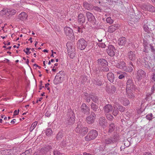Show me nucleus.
<instances>
[{
    "label": "nucleus",
    "instance_id": "1",
    "mask_svg": "<svg viewBox=\"0 0 155 155\" xmlns=\"http://www.w3.org/2000/svg\"><path fill=\"white\" fill-rule=\"evenodd\" d=\"M77 127L75 129V131L82 135L86 134L88 131V128L87 127L84 126L81 122L78 121L77 122Z\"/></svg>",
    "mask_w": 155,
    "mask_h": 155
},
{
    "label": "nucleus",
    "instance_id": "2",
    "mask_svg": "<svg viewBox=\"0 0 155 155\" xmlns=\"http://www.w3.org/2000/svg\"><path fill=\"white\" fill-rule=\"evenodd\" d=\"M120 136L117 133H114L113 137H110L105 139L104 143L106 145L111 144L117 142L119 140Z\"/></svg>",
    "mask_w": 155,
    "mask_h": 155
},
{
    "label": "nucleus",
    "instance_id": "3",
    "mask_svg": "<svg viewBox=\"0 0 155 155\" xmlns=\"http://www.w3.org/2000/svg\"><path fill=\"white\" fill-rule=\"evenodd\" d=\"M75 117L73 111L70 110L67 114L66 123L69 125L71 124L74 122Z\"/></svg>",
    "mask_w": 155,
    "mask_h": 155
},
{
    "label": "nucleus",
    "instance_id": "4",
    "mask_svg": "<svg viewBox=\"0 0 155 155\" xmlns=\"http://www.w3.org/2000/svg\"><path fill=\"white\" fill-rule=\"evenodd\" d=\"M98 134L96 130H91L85 137V139L87 141L94 140L97 137Z\"/></svg>",
    "mask_w": 155,
    "mask_h": 155
},
{
    "label": "nucleus",
    "instance_id": "5",
    "mask_svg": "<svg viewBox=\"0 0 155 155\" xmlns=\"http://www.w3.org/2000/svg\"><path fill=\"white\" fill-rule=\"evenodd\" d=\"M95 73V77L96 78L91 80L92 84H93L94 85L100 86L102 84V81L101 80H99L97 78L100 75L101 72L100 71L96 70Z\"/></svg>",
    "mask_w": 155,
    "mask_h": 155
},
{
    "label": "nucleus",
    "instance_id": "6",
    "mask_svg": "<svg viewBox=\"0 0 155 155\" xmlns=\"http://www.w3.org/2000/svg\"><path fill=\"white\" fill-rule=\"evenodd\" d=\"M65 34L68 37V38L71 40L74 39L75 37L73 30L69 27H65L64 28Z\"/></svg>",
    "mask_w": 155,
    "mask_h": 155
},
{
    "label": "nucleus",
    "instance_id": "7",
    "mask_svg": "<svg viewBox=\"0 0 155 155\" xmlns=\"http://www.w3.org/2000/svg\"><path fill=\"white\" fill-rule=\"evenodd\" d=\"M86 16L88 21L90 22L93 25H97L95 18L92 14L89 12H87Z\"/></svg>",
    "mask_w": 155,
    "mask_h": 155
},
{
    "label": "nucleus",
    "instance_id": "8",
    "mask_svg": "<svg viewBox=\"0 0 155 155\" xmlns=\"http://www.w3.org/2000/svg\"><path fill=\"white\" fill-rule=\"evenodd\" d=\"M141 13H139L137 15H130L128 16L129 20L131 22V23H135L138 22L140 18Z\"/></svg>",
    "mask_w": 155,
    "mask_h": 155
},
{
    "label": "nucleus",
    "instance_id": "9",
    "mask_svg": "<svg viewBox=\"0 0 155 155\" xmlns=\"http://www.w3.org/2000/svg\"><path fill=\"white\" fill-rule=\"evenodd\" d=\"M96 115L95 113L93 112H91V114L87 116L86 118V121L88 124H92L93 123L96 119Z\"/></svg>",
    "mask_w": 155,
    "mask_h": 155
},
{
    "label": "nucleus",
    "instance_id": "10",
    "mask_svg": "<svg viewBox=\"0 0 155 155\" xmlns=\"http://www.w3.org/2000/svg\"><path fill=\"white\" fill-rule=\"evenodd\" d=\"M87 43L83 38L80 39L77 42V46L78 48H85Z\"/></svg>",
    "mask_w": 155,
    "mask_h": 155
},
{
    "label": "nucleus",
    "instance_id": "11",
    "mask_svg": "<svg viewBox=\"0 0 155 155\" xmlns=\"http://www.w3.org/2000/svg\"><path fill=\"white\" fill-rule=\"evenodd\" d=\"M146 73L142 69L139 70L137 73L136 78L137 80H140L146 76Z\"/></svg>",
    "mask_w": 155,
    "mask_h": 155
},
{
    "label": "nucleus",
    "instance_id": "12",
    "mask_svg": "<svg viewBox=\"0 0 155 155\" xmlns=\"http://www.w3.org/2000/svg\"><path fill=\"white\" fill-rule=\"evenodd\" d=\"M126 84V89L134 90L135 89V86L132 79L129 78L127 80Z\"/></svg>",
    "mask_w": 155,
    "mask_h": 155
},
{
    "label": "nucleus",
    "instance_id": "13",
    "mask_svg": "<svg viewBox=\"0 0 155 155\" xmlns=\"http://www.w3.org/2000/svg\"><path fill=\"white\" fill-rule=\"evenodd\" d=\"M81 110V112L84 114L87 115L90 113V108L85 104L83 103L82 104Z\"/></svg>",
    "mask_w": 155,
    "mask_h": 155
},
{
    "label": "nucleus",
    "instance_id": "14",
    "mask_svg": "<svg viewBox=\"0 0 155 155\" xmlns=\"http://www.w3.org/2000/svg\"><path fill=\"white\" fill-rule=\"evenodd\" d=\"M142 7L145 10L151 12H155V7L150 4L143 5Z\"/></svg>",
    "mask_w": 155,
    "mask_h": 155
},
{
    "label": "nucleus",
    "instance_id": "15",
    "mask_svg": "<svg viewBox=\"0 0 155 155\" xmlns=\"http://www.w3.org/2000/svg\"><path fill=\"white\" fill-rule=\"evenodd\" d=\"M97 64L98 67L101 68V67H104L105 66H107L108 63L105 59L100 58L98 60Z\"/></svg>",
    "mask_w": 155,
    "mask_h": 155
},
{
    "label": "nucleus",
    "instance_id": "16",
    "mask_svg": "<svg viewBox=\"0 0 155 155\" xmlns=\"http://www.w3.org/2000/svg\"><path fill=\"white\" fill-rule=\"evenodd\" d=\"M61 72H59L57 75L55 77L54 80V83L55 84H57L61 83L63 81V78L59 75Z\"/></svg>",
    "mask_w": 155,
    "mask_h": 155
},
{
    "label": "nucleus",
    "instance_id": "17",
    "mask_svg": "<svg viewBox=\"0 0 155 155\" xmlns=\"http://www.w3.org/2000/svg\"><path fill=\"white\" fill-rule=\"evenodd\" d=\"M152 33L151 31L146 32L144 34V38L143 40H147L148 41L152 40Z\"/></svg>",
    "mask_w": 155,
    "mask_h": 155
},
{
    "label": "nucleus",
    "instance_id": "18",
    "mask_svg": "<svg viewBox=\"0 0 155 155\" xmlns=\"http://www.w3.org/2000/svg\"><path fill=\"white\" fill-rule=\"evenodd\" d=\"M113 110V107L110 104H108L104 107V111L105 114L110 113Z\"/></svg>",
    "mask_w": 155,
    "mask_h": 155
},
{
    "label": "nucleus",
    "instance_id": "19",
    "mask_svg": "<svg viewBox=\"0 0 155 155\" xmlns=\"http://www.w3.org/2000/svg\"><path fill=\"white\" fill-rule=\"evenodd\" d=\"M116 66L118 68L124 71L126 66L125 62L124 61H121L117 63L116 64Z\"/></svg>",
    "mask_w": 155,
    "mask_h": 155
},
{
    "label": "nucleus",
    "instance_id": "20",
    "mask_svg": "<svg viewBox=\"0 0 155 155\" xmlns=\"http://www.w3.org/2000/svg\"><path fill=\"white\" fill-rule=\"evenodd\" d=\"M136 52L135 51H130L128 53L127 56L130 60L134 61L136 58Z\"/></svg>",
    "mask_w": 155,
    "mask_h": 155
},
{
    "label": "nucleus",
    "instance_id": "21",
    "mask_svg": "<svg viewBox=\"0 0 155 155\" xmlns=\"http://www.w3.org/2000/svg\"><path fill=\"white\" fill-rule=\"evenodd\" d=\"M91 108L96 113H98L101 111V109H100L99 107L98 106L93 103H92L91 105Z\"/></svg>",
    "mask_w": 155,
    "mask_h": 155
},
{
    "label": "nucleus",
    "instance_id": "22",
    "mask_svg": "<svg viewBox=\"0 0 155 155\" xmlns=\"http://www.w3.org/2000/svg\"><path fill=\"white\" fill-rule=\"evenodd\" d=\"M118 28V25L117 24L112 25L109 27L108 31L110 33H112L115 31Z\"/></svg>",
    "mask_w": 155,
    "mask_h": 155
},
{
    "label": "nucleus",
    "instance_id": "23",
    "mask_svg": "<svg viewBox=\"0 0 155 155\" xmlns=\"http://www.w3.org/2000/svg\"><path fill=\"white\" fill-rule=\"evenodd\" d=\"M85 21V17L84 14L82 13L78 15V21L80 24L84 23Z\"/></svg>",
    "mask_w": 155,
    "mask_h": 155
},
{
    "label": "nucleus",
    "instance_id": "24",
    "mask_svg": "<svg viewBox=\"0 0 155 155\" xmlns=\"http://www.w3.org/2000/svg\"><path fill=\"white\" fill-rule=\"evenodd\" d=\"M106 123V120L105 118L104 117H100L99 120V124L103 127H105V124Z\"/></svg>",
    "mask_w": 155,
    "mask_h": 155
},
{
    "label": "nucleus",
    "instance_id": "25",
    "mask_svg": "<svg viewBox=\"0 0 155 155\" xmlns=\"http://www.w3.org/2000/svg\"><path fill=\"white\" fill-rule=\"evenodd\" d=\"M83 5L85 8L88 10H90L93 9V5L87 2H84Z\"/></svg>",
    "mask_w": 155,
    "mask_h": 155
},
{
    "label": "nucleus",
    "instance_id": "26",
    "mask_svg": "<svg viewBox=\"0 0 155 155\" xmlns=\"http://www.w3.org/2000/svg\"><path fill=\"white\" fill-rule=\"evenodd\" d=\"M126 38L123 37H122L120 38L118 40V43L120 45H124L126 43Z\"/></svg>",
    "mask_w": 155,
    "mask_h": 155
},
{
    "label": "nucleus",
    "instance_id": "27",
    "mask_svg": "<svg viewBox=\"0 0 155 155\" xmlns=\"http://www.w3.org/2000/svg\"><path fill=\"white\" fill-rule=\"evenodd\" d=\"M68 54L70 57L73 58L75 56V49H68L67 50Z\"/></svg>",
    "mask_w": 155,
    "mask_h": 155
},
{
    "label": "nucleus",
    "instance_id": "28",
    "mask_svg": "<svg viewBox=\"0 0 155 155\" xmlns=\"http://www.w3.org/2000/svg\"><path fill=\"white\" fill-rule=\"evenodd\" d=\"M143 40V46L144 48H153V46L151 44H149L147 40Z\"/></svg>",
    "mask_w": 155,
    "mask_h": 155
},
{
    "label": "nucleus",
    "instance_id": "29",
    "mask_svg": "<svg viewBox=\"0 0 155 155\" xmlns=\"http://www.w3.org/2000/svg\"><path fill=\"white\" fill-rule=\"evenodd\" d=\"M133 90L126 89V95L129 98H133L134 97V95L132 92Z\"/></svg>",
    "mask_w": 155,
    "mask_h": 155
},
{
    "label": "nucleus",
    "instance_id": "30",
    "mask_svg": "<svg viewBox=\"0 0 155 155\" xmlns=\"http://www.w3.org/2000/svg\"><path fill=\"white\" fill-rule=\"evenodd\" d=\"M108 79L111 82H113L114 78V75L112 73H108L107 75Z\"/></svg>",
    "mask_w": 155,
    "mask_h": 155
},
{
    "label": "nucleus",
    "instance_id": "31",
    "mask_svg": "<svg viewBox=\"0 0 155 155\" xmlns=\"http://www.w3.org/2000/svg\"><path fill=\"white\" fill-rule=\"evenodd\" d=\"M28 15L25 12H22L19 14L18 15V18L21 20L25 19L27 18Z\"/></svg>",
    "mask_w": 155,
    "mask_h": 155
},
{
    "label": "nucleus",
    "instance_id": "32",
    "mask_svg": "<svg viewBox=\"0 0 155 155\" xmlns=\"http://www.w3.org/2000/svg\"><path fill=\"white\" fill-rule=\"evenodd\" d=\"M130 66H128L127 67L126 66V68L125 69L124 71L129 72H130L132 71L133 70V67H134L133 64L131 62H130Z\"/></svg>",
    "mask_w": 155,
    "mask_h": 155
},
{
    "label": "nucleus",
    "instance_id": "33",
    "mask_svg": "<svg viewBox=\"0 0 155 155\" xmlns=\"http://www.w3.org/2000/svg\"><path fill=\"white\" fill-rule=\"evenodd\" d=\"M52 148V147L51 145L46 146L41 149V152H44V153H46L48 151L51 150Z\"/></svg>",
    "mask_w": 155,
    "mask_h": 155
},
{
    "label": "nucleus",
    "instance_id": "34",
    "mask_svg": "<svg viewBox=\"0 0 155 155\" xmlns=\"http://www.w3.org/2000/svg\"><path fill=\"white\" fill-rule=\"evenodd\" d=\"M115 126L114 124L112 123L110 124L109 127L108 133L109 134H111L115 129Z\"/></svg>",
    "mask_w": 155,
    "mask_h": 155
},
{
    "label": "nucleus",
    "instance_id": "35",
    "mask_svg": "<svg viewBox=\"0 0 155 155\" xmlns=\"http://www.w3.org/2000/svg\"><path fill=\"white\" fill-rule=\"evenodd\" d=\"M144 24L143 26V29L145 32H149L151 31L150 30H149L148 29V28H149L148 27V25H147V20H145L144 21Z\"/></svg>",
    "mask_w": 155,
    "mask_h": 155
},
{
    "label": "nucleus",
    "instance_id": "36",
    "mask_svg": "<svg viewBox=\"0 0 155 155\" xmlns=\"http://www.w3.org/2000/svg\"><path fill=\"white\" fill-rule=\"evenodd\" d=\"M91 98L92 100L96 103L98 102V98L95 95L92 94L90 95Z\"/></svg>",
    "mask_w": 155,
    "mask_h": 155
},
{
    "label": "nucleus",
    "instance_id": "37",
    "mask_svg": "<svg viewBox=\"0 0 155 155\" xmlns=\"http://www.w3.org/2000/svg\"><path fill=\"white\" fill-rule=\"evenodd\" d=\"M113 49H107V52L108 54L111 57H113L115 55V52Z\"/></svg>",
    "mask_w": 155,
    "mask_h": 155
},
{
    "label": "nucleus",
    "instance_id": "38",
    "mask_svg": "<svg viewBox=\"0 0 155 155\" xmlns=\"http://www.w3.org/2000/svg\"><path fill=\"white\" fill-rule=\"evenodd\" d=\"M147 24L148 27L149 28V29L151 31L154 30L155 28V26L151 23L149 22L147 20Z\"/></svg>",
    "mask_w": 155,
    "mask_h": 155
},
{
    "label": "nucleus",
    "instance_id": "39",
    "mask_svg": "<svg viewBox=\"0 0 155 155\" xmlns=\"http://www.w3.org/2000/svg\"><path fill=\"white\" fill-rule=\"evenodd\" d=\"M46 134L48 136H51L53 134V131L51 128L47 129L46 130Z\"/></svg>",
    "mask_w": 155,
    "mask_h": 155
},
{
    "label": "nucleus",
    "instance_id": "40",
    "mask_svg": "<svg viewBox=\"0 0 155 155\" xmlns=\"http://www.w3.org/2000/svg\"><path fill=\"white\" fill-rule=\"evenodd\" d=\"M16 11L14 9H8V16L10 15H14L16 12Z\"/></svg>",
    "mask_w": 155,
    "mask_h": 155
},
{
    "label": "nucleus",
    "instance_id": "41",
    "mask_svg": "<svg viewBox=\"0 0 155 155\" xmlns=\"http://www.w3.org/2000/svg\"><path fill=\"white\" fill-rule=\"evenodd\" d=\"M113 110L112 113V114L113 115L115 116L117 115L118 114V109L117 107H114V108H113Z\"/></svg>",
    "mask_w": 155,
    "mask_h": 155
},
{
    "label": "nucleus",
    "instance_id": "42",
    "mask_svg": "<svg viewBox=\"0 0 155 155\" xmlns=\"http://www.w3.org/2000/svg\"><path fill=\"white\" fill-rule=\"evenodd\" d=\"M66 45L67 48H74V44L73 43L71 42H68Z\"/></svg>",
    "mask_w": 155,
    "mask_h": 155
},
{
    "label": "nucleus",
    "instance_id": "43",
    "mask_svg": "<svg viewBox=\"0 0 155 155\" xmlns=\"http://www.w3.org/2000/svg\"><path fill=\"white\" fill-rule=\"evenodd\" d=\"M127 74L126 73L123 72L121 74L119 75L118 78L119 79H122L124 78L125 77H127Z\"/></svg>",
    "mask_w": 155,
    "mask_h": 155
},
{
    "label": "nucleus",
    "instance_id": "44",
    "mask_svg": "<svg viewBox=\"0 0 155 155\" xmlns=\"http://www.w3.org/2000/svg\"><path fill=\"white\" fill-rule=\"evenodd\" d=\"M38 124V122L37 121H35L34 122L31 126L30 127V131L31 132L34 129L35 127L36 126H37Z\"/></svg>",
    "mask_w": 155,
    "mask_h": 155
},
{
    "label": "nucleus",
    "instance_id": "45",
    "mask_svg": "<svg viewBox=\"0 0 155 155\" xmlns=\"http://www.w3.org/2000/svg\"><path fill=\"white\" fill-rule=\"evenodd\" d=\"M63 134L61 132H58L56 136V139L58 140H60L63 136Z\"/></svg>",
    "mask_w": 155,
    "mask_h": 155
},
{
    "label": "nucleus",
    "instance_id": "46",
    "mask_svg": "<svg viewBox=\"0 0 155 155\" xmlns=\"http://www.w3.org/2000/svg\"><path fill=\"white\" fill-rule=\"evenodd\" d=\"M1 14L2 15H6L8 16V9H5L2 10L1 12Z\"/></svg>",
    "mask_w": 155,
    "mask_h": 155
},
{
    "label": "nucleus",
    "instance_id": "47",
    "mask_svg": "<svg viewBox=\"0 0 155 155\" xmlns=\"http://www.w3.org/2000/svg\"><path fill=\"white\" fill-rule=\"evenodd\" d=\"M118 107L117 108L120 112H123L125 110V108L124 107L120 105H118Z\"/></svg>",
    "mask_w": 155,
    "mask_h": 155
},
{
    "label": "nucleus",
    "instance_id": "48",
    "mask_svg": "<svg viewBox=\"0 0 155 155\" xmlns=\"http://www.w3.org/2000/svg\"><path fill=\"white\" fill-rule=\"evenodd\" d=\"M129 103V101L127 99H124L123 100V105L124 106L128 105Z\"/></svg>",
    "mask_w": 155,
    "mask_h": 155
},
{
    "label": "nucleus",
    "instance_id": "49",
    "mask_svg": "<svg viewBox=\"0 0 155 155\" xmlns=\"http://www.w3.org/2000/svg\"><path fill=\"white\" fill-rule=\"evenodd\" d=\"M106 20L107 22L109 23L110 24H112L114 22V20L111 19L110 17L107 18L106 19Z\"/></svg>",
    "mask_w": 155,
    "mask_h": 155
},
{
    "label": "nucleus",
    "instance_id": "50",
    "mask_svg": "<svg viewBox=\"0 0 155 155\" xmlns=\"http://www.w3.org/2000/svg\"><path fill=\"white\" fill-rule=\"evenodd\" d=\"M107 66H105L104 67H101L100 68V69L102 70L104 72H107L109 71V69Z\"/></svg>",
    "mask_w": 155,
    "mask_h": 155
},
{
    "label": "nucleus",
    "instance_id": "51",
    "mask_svg": "<svg viewBox=\"0 0 155 155\" xmlns=\"http://www.w3.org/2000/svg\"><path fill=\"white\" fill-rule=\"evenodd\" d=\"M143 65H144L145 67L147 68H150V63L148 62V61L147 62H146L143 64H142Z\"/></svg>",
    "mask_w": 155,
    "mask_h": 155
},
{
    "label": "nucleus",
    "instance_id": "52",
    "mask_svg": "<svg viewBox=\"0 0 155 155\" xmlns=\"http://www.w3.org/2000/svg\"><path fill=\"white\" fill-rule=\"evenodd\" d=\"M146 118L149 120H151L153 118V115L152 113L149 114L146 116Z\"/></svg>",
    "mask_w": 155,
    "mask_h": 155
},
{
    "label": "nucleus",
    "instance_id": "53",
    "mask_svg": "<svg viewBox=\"0 0 155 155\" xmlns=\"http://www.w3.org/2000/svg\"><path fill=\"white\" fill-rule=\"evenodd\" d=\"M93 9L94 10L97 11L98 12H101L102 9L100 8L98 6H93Z\"/></svg>",
    "mask_w": 155,
    "mask_h": 155
},
{
    "label": "nucleus",
    "instance_id": "54",
    "mask_svg": "<svg viewBox=\"0 0 155 155\" xmlns=\"http://www.w3.org/2000/svg\"><path fill=\"white\" fill-rule=\"evenodd\" d=\"M31 152V150L29 149V150H26L24 153H22L23 155H30Z\"/></svg>",
    "mask_w": 155,
    "mask_h": 155
},
{
    "label": "nucleus",
    "instance_id": "55",
    "mask_svg": "<svg viewBox=\"0 0 155 155\" xmlns=\"http://www.w3.org/2000/svg\"><path fill=\"white\" fill-rule=\"evenodd\" d=\"M116 88L114 86H112L111 87V93L112 94H114L116 92Z\"/></svg>",
    "mask_w": 155,
    "mask_h": 155
},
{
    "label": "nucleus",
    "instance_id": "56",
    "mask_svg": "<svg viewBox=\"0 0 155 155\" xmlns=\"http://www.w3.org/2000/svg\"><path fill=\"white\" fill-rule=\"evenodd\" d=\"M91 95V94H90L89 95H88V94L87 93H86L85 95L87 96V98L86 99V101L87 102H89L91 100V97L90 95Z\"/></svg>",
    "mask_w": 155,
    "mask_h": 155
},
{
    "label": "nucleus",
    "instance_id": "57",
    "mask_svg": "<svg viewBox=\"0 0 155 155\" xmlns=\"http://www.w3.org/2000/svg\"><path fill=\"white\" fill-rule=\"evenodd\" d=\"M151 81L153 83L155 82V73H153L151 75Z\"/></svg>",
    "mask_w": 155,
    "mask_h": 155
},
{
    "label": "nucleus",
    "instance_id": "58",
    "mask_svg": "<svg viewBox=\"0 0 155 155\" xmlns=\"http://www.w3.org/2000/svg\"><path fill=\"white\" fill-rule=\"evenodd\" d=\"M106 117L109 120H112L114 118V117L112 116V115L110 114H108L107 115Z\"/></svg>",
    "mask_w": 155,
    "mask_h": 155
},
{
    "label": "nucleus",
    "instance_id": "59",
    "mask_svg": "<svg viewBox=\"0 0 155 155\" xmlns=\"http://www.w3.org/2000/svg\"><path fill=\"white\" fill-rule=\"evenodd\" d=\"M54 155H62V153L59 151L55 150L54 151Z\"/></svg>",
    "mask_w": 155,
    "mask_h": 155
},
{
    "label": "nucleus",
    "instance_id": "60",
    "mask_svg": "<svg viewBox=\"0 0 155 155\" xmlns=\"http://www.w3.org/2000/svg\"><path fill=\"white\" fill-rule=\"evenodd\" d=\"M67 142H66V140H63V141L61 143V145L63 146H65L67 145Z\"/></svg>",
    "mask_w": 155,
    "mask_h": 155
},
{
    "label": "nucleus",
    "instance_id": "61",
    "mask_svg": "<svg viewBox=\"0 0 155 155\" xmlns=\"http://www.w3.org/2000/svg\"><path fill=\"white\" fill-rule=\"evenodd\" d=\"M98 46L99 48H104L105 47L106 45L105 44L103 43H99L98 44Z\"/></svg>",
    "mask_w": 155,
    "mask_h": 155
},
{
    "label": "nucleus",
    "instance_id": "62",
    "mask_svg": "<svg viewBox=\"0 0 155 155\" xmlns=\"http://www.w3.org/2000/svg\"><path fill=\"white\" fill-rule=\"evenodd\" d=\"M84 28H81L79 27H78L77 31H78L79 33H82L83 31V30Z\"/></svg>",
    "mask_w": 155,
    "mask_h": 155
},
{
    "label": "nucleus",
    "instance_id": "63",
    "mask_svg": "<svg viewBox=\"0 0 155 155\" xmlns=\"http://www.w3.org/2000/svg\"><path fill=\"white\" fill-rule=\"evenodd\" d=\"M152 94V93H148L147 94L146 96V98L147 100L149 99V97L151 96Z\"/></svg>",
    "mask_w": 155,
    "mask_h": 155
},
{
    "label": "nucleus",
    "instance_id": "64",
    "mask_svg": "<svg viewBox=\"0 0 155 155\" xmlns=\"http://www.w3.org/2000/svg\"><path fill=\"white\" fill-rule=\"evenodd\" d=\"M143 155H153L151 153L149 152H146L144 153Z\"/></svg>",
    "mask_w": 155,
    "mask_h": 155
}]
</instances>
